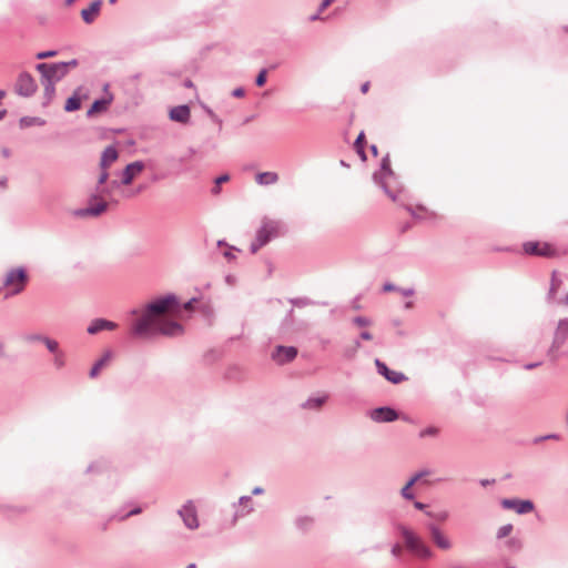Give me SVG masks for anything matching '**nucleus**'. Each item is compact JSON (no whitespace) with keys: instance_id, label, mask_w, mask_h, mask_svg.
<instances>
[{"instance_id":"obj_1","label":"nucleus","mask_w":568,"mask_h":568,"mask_svg":"<svg viewBox=\"0 0 568 568\" xmlns=\"http://www.w3.org/2000/svg\"><path fill=\"white\" fill-rule=\"evenodd\" d=\"M180 300L175 294H166L148 303L144 310H132V315H140L132 325L131 334L136 337H153L163 335L176 337L184 333L183 326L175 320L168 318L165 314L179 313Z\"/></svg>"},{"instance_id":"obj_2","label":"nucleus","mask_w":568,"mask_h":568,"mask_svg":"<svg viewBox=\"0 0 568 568\" xmlns=\"http://www.w3.org/2000/svg\"><path fill=\"white\" fill-rule=\"evenodd\" d=\"M284 232V224L280 220L263 217L260 229L256 231L255 240L250 245L251 253L255 254L270 241Z\"/></svg>"},{"instance_id":"obj_3","label":"nucleus","mask_w":568,"mask_h":568,"mask_svg":"<svg viewBox=\"0 0 568 568\" xmlns=\"http://www.w3.org/2000/svg\"><path fill=\"white\" fill-rule=\"evenodd\" d=\"M397 530L404 539L406 549L419 559H429L434 552L425 540L413 529L405 525H398Z\"/></svg>"},{"instance_id":"obj_4","label":"nucleus","mask_w":568,"mask_h":568,"mask_svg":"<svg viewBox=\"0 0 568 568\" xmlns=\"http://www.w3.org/2000/svg\"><path fill=\"white\" fill-rule=\"evenodd\" d=\"M373 180L393 201H396L397 196L395 191L392 189V183L396 182L397 178L390 169L388 154L383 158L379 170L373 174Z\"/></svg>"},{"instance_id":"obj_5","label":"nucleus","mask_w":568,"mask_h":568,"mask_svg":"<svg viewBox=\"0 0 568 568\" xmlns=\"http://www.w3.org/2000/svg\"><path fill=\"white\" fill-rule=\"evenodd\" d=\"M568 341V317L561 318L558 321L557 326L554 332V337L551 345L547 352V355L551 361L558 359V351L565 345Z\"/></svg>"},{"instance_id":"obj_6","label":"nucleus","mask_w":568,"mask_h":568,"mask_svg":"<svg viewBox=\"0 0 568 568\" xmlns=\"http://www.w3.org/2000/svg\"><path fill=\"white\" fill-rule=\"evenodd\" d=\"M36 70L40 73V80L45 82L57 83L67 75L65 67L60 62H41L36 65Z\"/></svg>"},{"instance_id":"obj_7","label":"nucleus","mask_w":568,"mask_h":568,"mask_svg":"<svg viewBox=\"0 0 568 568\" xmlns=\"http://www.w3.org/2000/svg\"><path fill=\"white\" fill-rule=\"evenodd\" d=\"M178 515L186 529L195 530L200 527L197 508L193 500H186L181 508L178 509Z\"/></svg>"},{"instance_id":"obj_8","label":"nucleus","mask_w":568,"mask_h":568,"mask_svg":"<svg viewBox=\"0 0 568 568\" xmlns=\"http://www.w3.org/2000/svg\"><path fill=\"white\" fill-rule=\"evenodd\" d=\"M38 90V84L34 80V78L29 72H21L18 75L14 91L18 95L23 98H30L32 97Z\"/></svg>"},{"instance_id":"obj_9","label":"nucleus","mask_w":568,"mask_h":568,"mask_svg":"<svg viewBox=\"0 0 568 568\" xmlns=\"http://www.w3.org/2000/svg\"><path fill=\"white\" fill-rule=\"evenodd\" d=\"M27 280L28 275L23 267L11 268L4 277V285H14L13 294H19L23 291Z\"/></svg>"},{"instance_id":"obj_10","label":"nucleus","mask_w":568,"mask_h":568,"mask_svg":"<svg viewBox=\"0 0 568 568\" xmlns=\"http://www.w3.org/2000/svg\"><path fill=\"white\" fill-rule=\"evenodd\" d=\"M500 506L507 510H514L518 515H526L535 509V504L529 499L504 498Z\"/></svg>"},{"instance_id":"obj_11","label":"nucleus","mask_w":568,"mask_h":568,"mask_svg":"<svg viewBox=\"0 0 568 568\" xmlns=\"http://www.w3.org/2000/svg\"><path fill=\"white\" fill-rule=\"evenodd\" d=\"M297 348L295 346L277 345L272 354L271 358L278 365H284L293 362L297 356Z\"/></svg>"},{"instance_id":"obj_12","label":"nucleus","mask_w":568,"mask_h":568,"mask_svg":"<svg viewBox=\"0 0 568 568\" xmlns=\"http://www.w3.org/2000/svg\"><path fill=\"white\" fill-rule=\"evenodd\" d=\"M523 248L525 253L529 255L542 257H552L556 255V250L548 243L526 242Z\"/></svg>"},{"instance_id":"obj_13","label":"nucleus","mask_w":568,"mask_h":568,"mask_svg":"<svg viewBox=\"0 0 568 568\" xmlns=\"http://www.w3.org/2000/svg\"><path fill=\"white\" fill-rule=\"evenodd\" d=\"M369 417L375 423H390L398 418V413L392 407H378L369 413Z\"/></svg>"},{"instance_id":"obj_14","label":"nucleus","mask_w":568,"mask_h":568,"mask_svg":"<svg viewBox=\"0 0 568 568\" xmlns=\"http://www.w3.org/2000/svg\"><path fill=\"white\" fill-rule=\"evenodd\" d=\"M375 366L378 374L384 376L388 382L393 384H399L406 379V376L402 372L389 369L387 365L378 358L375 359Z\"/></svg>"},{"instance_id":"obj_15","label":"nucleus","mask_w":568,"mask_h":568,"mask_svg":"<svg viewBox=\"0 0 568 568\" xmlns=\"http://www.w3.org/2000/svg\"><path fill=\"white\" fill-rule=\"evenodd\" d=\"M144 163L142 161H134L129 163L125 169L122 171L121 184L129 185L132 183L133 179L143 171Z\"/></svg>"},{"instance_id":"obj_16","label":"nucleus","mask_w":568,"mask_h":568,"mask_svg":"<svg viewBox=\"0 0 568 568\" xmlns=\"http://www.w3.org/2000/svg\"><path fill=\"white\" fill-rule=\"evenodd\" d=\"M108 209V203L104 200L97 202L95 204L90 203L88 207L79 209L74 214L79 217L85 216H99L104 213Z\"/></svg>"},{"instance_id":"obj_17","label":"nucleus","mask_w":568,"mask_h":568,"mask_svg":"<svg viewBox=\"0 0 568 568\" xmlns=\"http://www.w3.org/2000/svg\"><path fill=\"white\" fill-rule=\"evenodd\" d=\"M428 529L433 541L438 548L443 550H448L452 548V541L440 531V529L437 526L432 524L428 526Z\"/></svg>"},{"instance_id":"obj_18","label":"nucleus","mask_w":568,"mask_h":568,"mask_svg":"<svg viewBox=\"0 0 568 568\" xmlns=\"http://www.w3.org/2000/svg\"><path fill=\"white\" fill-rule=\"evenodd\" d=\"M116 323L104 320V318H95L93 320L87 328L88 334L94 335L102 331H113L116 328Z\"/></svg>"},{"instance_id":"obj_19","label":"nucleus","mask_w":568,"mask_h":568,"mask_svg":"<svg viewBox=\"0 0 568 568\" xmlns=\"http://www.w3.org/2000/svg\"><path fill=\"white\" fill-rule=\"evenodd\" d=\"M108 88H109V84H105L104 91L106 92V97H104L102 99H98L92 103L91 108L87 112L88 116H92L97 112L105 111L108 109V106L112 103L113 94L108 92Z\"/></svg>"},{"instance_id":"obj_20","label":"nucleus","mask_w":568,"mask_h":568,"mask_svg":"<svg viewBox=\"0 0 568 568\" xmlns=\"http://www.w3.org/2000/svg\"><path fill=\"white\" fill-rule=\"evenodd\" d=\"M102 0H94L91 4L81 11V18L87 24H91L95 21L100 13Z\"/></svg>"},{"instance_id":"obj_21","label":"nucleus","mask_w":568,"mask_h":568,"mask_svg":"<svg viewBox=\"0 0 568 568\" xmlns=\"http://www.w3.org/2000/svg\"><path fill=\"white\" fill-rule=\"evenodd\" d=\"M191 111L189 105H176L170 110L169 116L172 121L179 123H186L190 120Z\"/></svg>"},{"instance_id":"obj_22","label":"nucleus","mask_w":568,"mask_h":568,"mask_svg":"<svg viewBox=\"0 0 568 568\" xmlns=\"http://www.w3.org/2000/svg\"><path fill=\"white\" fill-rule=\"evenodd\" d=\"M328 395L322 394V395H313L310 396L306 400H304L301 404V408L306 410H318L322 408V406L327 402Z\"/></svg>"},{"instance_id":"obj_23","label":"nucleus","mask_w":568,"mask_h":568,"mask_svg":"<svg viewBox=\"0 0 568 568\" xmlns=\"http://www.w3.org/2000/svg\"><path fill=\"white\" fill-rule=\"evenodd\" d=\"M239 505L242 506V508L235 510L234 521H236L239 518H243V517L247 516L248 514H251L254 510L251 496L240 497Z\"/></svg>"},{"instance_id":"obj_24","label":"nucleus","mask_w":568,"mask_h":568,"mask_svg":"<svg viewBox=\"0 0 568 568\" xmlns=\"http://www.w3.org/2000/svg\"><path fill=\"white\" fill-rule=\"evenodd\" d=\"M119 153L115 146L109 145L104 149L100 160L101 169H108L114 161L118 160Z\"/></svg>"},{"instance_id":"obj_25","label":"nucleus","mask_w":568,"mask_h":568,"mask_svg":"<svg viewBox=\"0 0 568 568\" xmlns=\"http://www.w3.org/2000/svg\"><path fill=\"white\" fill-rule=\"evenodd\" d=\"M111 357H112V352L106 351L103 354V356L93 364L92 368L89 372V376L91 378H95L100 374V371L109 364Z\"/></svg>"},{"instance_id":"obj_26","label":"nucleus","mask_w":568,"mask_h":568,"mask_svg":"<svg viewBox=\"0 0 568 568\" xmlns=\"http://www.w3.org/2000/svg\"><path fill=\"white\" fill-rule=\"evenodd\" d=\"M255 181L260 185H272L278 181V174L275 172H262L256 174Z\"/></svg>"},{"instance_id":"obj_27","label":"nucleus","mask_w":568,"mask_h":568,"mask_svg":"<svg viewBox=\"0 0 568 568\" xmlns=\"http://www.w3.org/2000/svg\"><path fill=\"white\" fill-rule=\"evenodd\" d=\"M41 84L43 87V104L47 105L52 101L55 94V83L41 81Z\"/></svg>"},{"instance_id":"obj_28","label":"nucleus","mask_w":568,"mask_h":568,"mask_svg":"<svg viewBox=\"0 0 568 568\" xmlns=\"http://www.w3.org/2000/svg\"><path fill=\"white\" fill-rule=\"evenodd\" d=\"M560 285H561V281L557 277L556 272H552L550 287H549V291L547 294V300L549 302H552L555 300V296H556L557 291L559 290Z\"/></svg>"},{"instance_id":"obj_29","label":"nucleus","mask_w":568,"mask_h":568,"mask_svg":"<svg viewBox=\"0 0 568 568\" xmlns=\"http://www.w3.org/2000/svg\"><path fill=\"white\" fill-rule=\"evenodd\" d=\"M45 122L43 119L38 116H23L20 119L21 128H29L32 125H43Z\"/></svg>"},{"instance_id":"obj_30","label":"nucleus","mask_w":568,"mask_h":568,"mask_svg":"<svg viewBox=\"0 0 568 568\" xmlns=\"http://www.w3.org/2000/svg\"><path fill=\"white\" fill-rule=\"evenodd\" d=\"M52 364H53V367L57 371H60V369L64 368L65 365H67L65 353L63 351H61V352L54 354L53 355V359H52Z\"/></svg>"},{"instance_id":"obj_31","label":"nucleus","mask_w":568,"mask_h":568,"mask_svg":"<svg viewBox=\"0 0 568 568\" xmlns=\"http://www.w3.org/2000/svg\"><path fill=\"white\" fill-rule=\"evenodd\" d=\"M81 106V100L79 97L77 95H72L70 97L67 102H65V105H64V110L67 112H72V111H77L79 110Z\"/></svg>"},{"instance_id":"obj_32","label":"nucleus","mask_w":568,"mask_h":568,"mask_svg":"<svg viewBox=\"0 0 568 568\" xmlns=\"http://www.w3.org/2000/svg\"><path fill=\"white\" fill-rule=\"evenodd\" d=\"M106 194H110V190L108 187H102V186L97 185V189L90 195L89 201H90V203H93L95 201L99 202V201L103 200V196Z\"/></svg>"},{"instance_id":"obj_33","label":"nucleus","mask_w":568,"mask_h":568,"mask_svg":"<svg viewBox=\"0 0 568 568\" xmlns=\"http://www.w3.org/2000/svg\"><path fill=\"white\" fill-rule=\"evenodd\" d=\"M290 303L293 305V306H296V307H305V306H310V305H316L317 303L312 301L311 298L308 297H295V298H290Z\"/></svg>"},{"instance_id":"obj_34","label":"nucleus","mask_w":568,"mask_h":568,"mask_svg":"<svg viewBox=\"0 0 568 568\" xmlns=\"http://www.w3.org/2000/svg\"><path fill=\"white\" fill-rule=\"evenodd\" d=\"M439 435V428L436 426H428L424 429H422L418 434L419 438H426V437H437Z\"/></svg>"},{"instance_id":"obj_35","label":"nucleus","mask_w":568,"mask_h":568,"mask_svg":"<svg viewBox=\"0 0 568 568\" xmlns=\"http://www.w3.org/2000/svg\"><path fill=\"white\" fill-rule=\"evenodd\" d=\"M334 0H323L322 3L320 4L318 7V10L316 13L310 16L308 20L311 22H314V21H317V20H321V13L328 7L333 3Z\"/></svg>"},{"instance_id":"obj_36","label":"nucleus","mask_w":568,"mask_h":568,"mask_svg":"<svg viewBox=\"0 0 568 568\" xmlns=\"http://www.w3.org/2000/svg\"><path fill=\"white\" fill-rule=\"evenodd\" d=\"M312 524H313V519L311 517H307V516L298 517L295 520L296 527L298 529H301V530L308 529L312 526Z\"/></svg>"},{"instance_id":"obj_37","label":"nucleus","mask_w":568,"mask_h":568,"mask_svg":"<svg viewBox=\"0 0 568 568\" xmlns=\"http://www.w3.org/2000/svg\"><path fill=\"white\" fill-rule=\"evenodd\" d=\"M42 343L45 345L48 351L53 355L61 352V349L59 348V343L55 339L45 336Z\"/></svg>"},{"instance_id":"obj_38","label":"nucleus","mask_w":568,"mask_h":568,"mask_svg":"<svg viewBox=\"0 0 568 568\" xmlns=\"http://www.w3.org/2000/svg\"><path fill=\"white\" fill-rule=\"evenodd\" d=\"M407 211L415 219H424L428 214V211L424 206H417L416 209L408 206Z\"/></svg>"},{"instance_id":"obj_39","label":"nucleus","mask_w":568,"mask_h":568,"mask_svg":"<svg viewBox=\"0 0 568 568\" xmlns=\"http://www.w3.org/2000/svg\"><path fill=\"white\" fill-rule=\"evenodd\" d=\"M414 485L408 480L406 483V485L400 489V496L404 498V499H407V500H413L415 498V495L412 490V487Z\"/></svg>"},{"instance_id":"obj_40","label":"nucleus","mask_w":568,"mask_h":568,"mask_svg":"<svg viewBox=\"0 0 568 568\" xmlns=\"http://www.w3.org/2000/svg\"><path fill=\"white\" fill-rule=\"evenodd\" d=\"M513 528L514 527L511 524H506V525L500 526L496 534L497 539H503V538L509 536L513 531Z\"/></svg>"},{"instance_id":"obj_41","label":"nucleus","mask_w":568,"mask_h":568,"mask_svg":"<svg viewBox=\"0 0 568 568\" xmlns=\"http://www.w3.org/2000/svg\"><path fill=\"white\" fill-rule=\"evenodd\" d=\"M141 513H142V508L141 507H134L130 511H128L126 514H123V515L116 514L113 517L119 519V520H124V519H126L130 516H135V515H139Z\"/></svg>"},{"instance_id":"obj_42","label":"nucleus","mask_w":568,"mask_h":568,"mask_svg":"<svg viewBox=\"0 0 568 568\" xmlns=\"http://www.w3.org/2000/svg\"><path fill=\"white\" fill-rule=\"evenodd\" d=\"M294 324V318H288L286 315L284 317V320L282 321L281 323V326H280V331L281 333H287L291 327L293 326Z\"/></svg>"},{"instance_id":"obj_43","label":"nucleus","mask_w":568,"mask_h":568,"mask_svg":"<svg viewBox=\"0 0 568 568\" xmlns=\"http://www.w3.org/2000/svg\"><path fill=\"white\" fill-rule=\"evenodd\" d=\"M266 75H267V71L266 69H262L258 74L256 75V79H255V84L257 87H263L266 82Z\"/></svg>"},{"instance_id":"obj_44","label":"nucleus","mask_w":568,"mask_h":568,"mask_svg":"<svg viewBox=\"0 0 568 568\" xmlns=\"http://www.w3.org/2000/svg\"><path fill=\"white\" fill-rule=\"evenodd\" d=\"M57 54H58V52L55 50L40 51L36 54V58L39 60H43V59H48V58H53Z\"/></svg>"},{"instance_id":"obj_45","label":"nucleus","mask_w":568,"mask_h":568,"mask_svg":"<svg viewBox=\"0 0 568 568\" xmlns=\"http://www.w3.org/2000/svg\"><path fill=\"white\" fill-rule=\"evenodd\" d=\"M353 323L356 324L357 326H368L371 324V320L367 318V317H364V316H356L354 320H353Z\"/></svg>"},{"instance_id":"obj_46","label":"nucleus","mask_w":568,"mask_h":568,"mask_svg":"<svg viewBox=\"0 0 568 568\" xmlns=\"http://www.w3.org/2000/svg\"><path fill=\"white\" fill-rule=\"evenodd\" d=\"M109 179V172L108 169H101V173L98 179V185L102 186Z\"/></svg>"},{"instance_id":"obj_47","label":"nucleus","mask_w":568,"mask_h":568,"mask_svg":"<svg viewBox=\"0 0 568 568\" xmlns=\"http://www.w3.org/2000/svg\"><path fill=\"white\" fill-rule=\"evenodd\" d=\"M429 471L428 470H422V471H418L416 473L415 475H413L410 478H409V481L415 485L422 477L428 475Z\"/></svg>"},{"instance_id":"obj_48","label":"nucleus","mask_w":568,"mask_h":568,"mask_svg":"<svg viewBox=\"0 0 568 568\" xmlns=\"http://www.w3.org/2000/svg\"><path fill=\"white\" fill-rule=\"evenodd\" d=\"M402 554V547L399 544H394L390 548V555L395 558H398Z\"/></svg>"},{"instance_id":"obj_49","label":"nucleus","mask_w":568,"mask_h":568,"mask_svg":"<svg viewBox=\"0 0 568 568\" xmlns=\"http://www.w3.org/2000/svg\"><path fill=\"white\" fill-rule=\"evenodd\" d=\"M44 337H45V336H44V335H41V334H33V335H29V336H27V337H26V339H27L28 342H41V343H42V342H43V339H44Z\"/></svg>"},{"instance_id":"obj_50","label":"nucleus","mask_w":568,"mask_h":568,"mask_svg":"<svg viewBox=\"0 0 568 568\" xmlns=\"http://www.w3.org/2000/svg\"><path fill=\"white\" fill-rule=\"evenodd\" d=\"M559 436L557 434H549V435H545V436H540V437H537L535 438V443H540L542 440H546V439H558Z\"/></svg>"},{"instance_id":"obj_51","label":"nucleus","mask_w":568,"mask_h":568,"mask_svg":"<svg viewBox=\"0 0 568 568\" xmlns=\"http://www.w3.org/2000/svg\"><path fill=\"white\" fill-rule=\"evenodd\" d=\"M61 63L64 64V67H65V74H68L70 68H75L78 65V60L77 59H72L70 61L61 62Z\"/></svg>"},{"instance_id":"obj_52","label":"nucleus","mask_w":568,"mask_h":568,"mask_svg":"<svg viewBox=\"0 0 568 568\" xmlns=\"http://www.w3.org/2000/svg\"><path fill=\"white\" fill-rule=\"evenodd\" d=\"M397 292H399L403 296H406V297L412 296L415 293L413 287H408V288L398 287Z\"/></svg>"},{"instance_id":"obj_53","label":"nucleus","mask_w":568,"mask_h":568,"mask_svg":"<svg viewBox=\"0 0 568 568\" xmlns=\"http://www.w3.org/2000/svg\"><path fill=\"white\" fill-rule=\"evenodd\" d=\"M195 302H196V298H195V297L191 298L190 301H187L186 303H184V304H183V306H182V307H183V310H185V311H192V310H193V307H194V303H195Z\"/></svg>"},{"instance_id":"obj_54","label":"nucleus","mask_w":568,"mask_h":568,"mask_svg":"<svg viewBox=\"0 0 568 568\" xmlns=\"http://www.w3.org/2000/svg\"><path fill=\"white\" fill-rule=\"evenodd\" d=\"M359 347H361V343H359V341H356L354 346L352 347V354L351 353L349 354L346 353V357L347 358H353Z\"/></svg>"},{"instance_id":"obj_55","label":"nucleus","mask_w":568,"mask_h":568,"mask_svg":"<svg viewBox=\"0 0 568 568\" xmlns=\"http://www.w3.org/2000/svg\"><path fill=\"white\" fill-rule=\"evenodd\" d=\"M363 143H364V132H361L358 134L357 139L355 140V149L363 148Z\"/></svg>"},{"instance_id":"obj_56","label":"nucleus","mask_w":568,"mask_h":568,"mask_svg":"<svg viewBox=\"0 0 568 568\" xmlns=\"http://www.w3.org/2000/svg\"><path fill=\"white\" fill-rule=\"evenodd\" d=\"M447 518H448V513L447 511L436 513V516H434V519L439 520V521H444Z\"/></svg>"},{"instance_id":"obj_57","label":"nucleus","mask_w":568,"mask_h":568,"mask_svg":"<svg viewBox=\"0 0 568 568\" xmlns=\"http://www.w3.org/2000/svg\"><path fill=\"white\" fill-rule=\"evenodd\" d=\"M244 94H245V91H244V89H243V88H236V89H234V90L232 91V95H233L234 98H242V97H244Z\"/></svg>"},{"instance_id":"obj_58","label":"nucleus","mask_w":568,"mask_h":568,"mask_svg":"<svg viewBox=\"0 0 568 568\" xmlns=\"http://www.w3.org/2000/svg\"><path fill=\"white\" fill-rule=\"evenodd\" d=\"M230 180V175L229 174H222L220 175L219 178L215 179V184H222V183H225Z\"/></svg>"},{"instance_id":"obj_59","label":"nucleus","mask_w":568,"mask_h":568,"mask_svg":"<svg viewBox=\"0 0 568 568\" xmlns=\"http://www.w3.org/2000/svg\"><path fill=\"white\" fill-rule=\"evenodd\" d=\"M397 290H398V287L396 285L392 284V283H385L383 285V291L384 292H392V291H397Z\"/></svg>"},{"instance_id":"obj_60","label":"nucleus","mask_w":568,"mask_h":568,"mask_svg":"<svg viewBox=\"0 0 568 568\" xmlns=\"http://www.w3.org/2000/svg\"><path fill=\"white\" fill-rule=\"evenodd\" d=\"M540 365H541V363H540V362L529 363V364H526V365L524 366V368H525V369H527V371H530V369H534V368H536V367H538V366H540Z\"/></svg>"},{"instance_id":"obj_61","label":"nucleus","mask_w":568,"mask_h":568,"mask_svg":"<svg viewBox=\"0 0 568 568\" xmlns=\"http://www.w3.org/2000/svg\"><path fill=\"white\" fill-rule=\"evenodd\" d=\"M359 336L364 341H371L373 338L372 334L367 331L362 332Z\"/></svg>"},{"instance_id":"obj_62","label":"nucleus","mask_w":568,"mask_h":568,"mask_svg":"<svg viewBox=\"0 0 568 568\" xmlns=\"http://www.w3.org/2000/svg\"><path fill=\"white\" fill-rule=\"evenodd\" d=\"M494 483H495V480H494V479H480V480H479V484H480L483 487H486V486H488V485H490V484H494Z\"/></svg>"},{"instance_id":"obj_63","label":"nucleus","mask_w":568,"mask_h":568,"mask_svg":"<svg viewBox=\"0 0 568 568\" xmlns=\"http://www.w3.org/2000/svg\"><path fill=\"white\" fill-rule=\"evenodd\" d=\"M414 507H415L416 509H418V510H425L426 505H425V504H423L422 501H415V503H414Z\"/></svg>"},{"instance_id":"obj_64","label":"nucleus","mask_w":568,"mask_h":568,"mask_svg":"<svg viewBox=\"0 0 568 568\" xmlns=\"http://www.w3.org/2000/svg\"><path fill=\"white\" fill-rule=\"evenodd\" d=\"M358 155L362 158V160H366V154H365V151H364V146L363 148H358L356 149Z\"/></svg>"}]
</instances>
